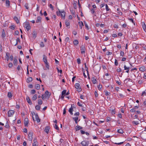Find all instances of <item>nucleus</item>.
<instances>
[{
  "mask_svg": "<svg viewBox=\"0 0 146 146\" xmlns=\"http://www.w3.org/2000/svg\"><path fill=\"white\" fill-rule=\"evenodd\" d=\"M75 87L77 90V91L80 92L82 91V89L80 87V84L78 83H76L75 85Z\"/></svg>",
  "mask_w": 146,
  "mask_h": 146,
  "instance_id": "obj_1",
  "label": "nucleus"
},
{
  "mask_svg": "<svg viewBox=\"0 0 146 146\" xmlns=\"http://www.w3.org/2000/svg\"><path fill=\"white\" fill-rule=\"evenodd\" d=\"M89 141H84L81 143V144L83 146H88L89 144Z\"/></svg>",
  "mask_w": 146,
  "mask_h": 146,
  "instance_id": "obj_2",
  "label": "nucleus"
},
{
  "mask_svg": "<svg viewBox=\"0 0 146 146\" xmlns=\"http://www.w3.org/2000/svg\"><path fill=\"white\" fill-rule=\"evenodd\" d=\"M80 48L81 54H84L85 53L86 48L84 45H82L80 47Z\"/></svg>",
  "mask_w": 146,
  "mask_h": 146,
  "instance_id": "obj_3",
  "label": "nucleus"
},
{
  "mask_svg": "<svg viewBox=\"0 0 146 146\" xmlns=\"http://www.w3.org/2000/svg\"><path fill=\"white\" fill-rule=\"evenodd\" d=\"M24 27H26L27 31H29L31 29V26L29 23H25Z\"/></svg>",
  "mask_w": 146,
  "mask_h": 146,
  "instance_id": "obj_4",
  "label": "nucleus"
},
{
  "mask_svg": "<svg viewBox=\"0 0 146 146\" xmlns=\"http://www.w3.org/2000/svg\"><path fill=\"white\" fill-rule=\"evenodd\" d=\"M15 113V111L13 110H10L8 112V117H11Z\"/></svg>",
  "mask_w": 146,
  "mask_h": 146,
  "instance_id": "obj_5",
  "label": "nucleus"
},
{
  "mask_svg": "<svg viewBox=\"0 0 146 146\" xmlns=\"http://www.w3.org/2000/svg\"><path fill=\"white\" fill-rule=\"evenodd\" d=\"M35 121H37V122H40V118H39L38 116L37 113L35 115Z\"/></svg>",
  "mask_w": 146,
  "mask_h": 146,
  "instance_id": "obj_6",
  "label": "nucleus"
},
{
  "mask_svg": "<svg viewBox=\"0 0 146 146\" xmlns=\"http://www.w3.org/2000/svg\"><path fill=\"white\" fill-rule=\"evenodd\" d=\"M33 133L32 132H29L28 134L29 139V140L32 141L33 139Z\"/></svg>",
  "mask_w": 146,
  "mask_h": 146,
  "instance_id": "obj_7",
  "label": "nucleus"
},
{
  "mask_svg": "<svg viewBox=\"0 0 146 146\" xmlns=\"http://www.w3.org/2000/svg\"><path fill=\"white\" fill-rule=\"evenodd\" d=\"M60 14L62 17L65 19V13L64 11H59Z\"/></svg>",
  "mask_w": 146,
  "mask_h": 146,
  "instance_id": "obj_8",
  "label": "nucleus"
},
{
  "mask_svg": "<svg viewBox=\"0 0 146 146\" xmlns=\"http://www.w3.org/2000/svg\"><path fill=\"white\" fill-rule=\"evenodd\" d=\"M25 126H27L29 123V120L27 118H26L24 121Z\"/></svg>",
  "mask_w": 146,
  "mask_h": 146,
  "instance_id": "obj_9",
  "label": "nucleus"
},
{
  "mask_svg": "<svg viewBox=\"0 0 146 146\" xmlns=\"http://www.w3.org/2000/svg\"><path fill=\"white\" fill-rule=\"evenodd\" d=\"M26 100L27 102L30 104L31 105L32 103L31 100L29 97V96H27L26 98Z\"/></svg>",
  "mask_w": 146,
  "mask_h": 146,
  "instance_id": "obj_10",
  "label": "nucleus"
},
{
  "mask_svg": "<svg viewBox=\"0 0 146 146\" xmlns=\"http://www.w3.org/2000/svg\"><path fill=\"white\" fill-rule=\"evenodd\" d=\"M50 129V127L49 126H47L45 127L44 131L45 132L48 133L49 132Z\"/></svg>",
  "mask_w": 146,
  "mask_h": 146,
  "instance_id": "obj_11",
  "label": "nucleus"
},
{
  "mask_svg": "<svg viewBox=\"0 0 146 146\" xmlns=\"http://www.w3.org/2000/svg\"><path fill=\"white\" fill-rule=\"evenodd\" d=\"M34 143H33V146H38V143L36 139H34L33 140Z\"/></svg>",
  "mask_w": 146,
  "mask_h": 146,
  "instance_id": "obj_12",
  "label": "nucleus"
},
{
  "mask_svg": "<svg viewBox=\"0 0 146 146\" xmlns=\"http://www.w3.org/2000/svg\"><path fill=\"white\" fill-rule=\"evenodd\" d=\"M32 34L33 35V37L35 38L36 37L37 35V32L35 31H34L33 32Z\"/></svg>",
  "mask_w": 146,
  "mask_h": 146,
  "instance_id": "obj_13",
  "label": "nucleus"
},
{
  "mask_svg": "<svg viewBox=\"0 0 146 146\" xmlns=\"http://www.w3.org/2000/svg\"><path fill=\"white\" fill-rule=\"evenodd\" d=\"M43 62H44V63H47V57L45 55H43Z\"/></svg>",
  "mask_w": 146,
  "mask_h": 146,
  "instance_id": "obj_14",
  "label": "nucleus"
},
{
  "mask_svg": "<svg viewBox=\"0 0 146 146\" xmlns=\"http://www.w3.org/2000/svg\"><path fill=\"white\" fill-rule=\"evenodd\" d=\"M6 36V34L4 29H3L2 30L1 36L4 38Z\"/></svg>",
  "mask_w": 146,
  "mask_h": 146,
  "instance_id": "obj_15",
  "label": "nucleus"
},
{
  "mask_svg": "<svg viewBox=\"0 0 146 146\" xmlns=\"http://www.w3.org/2000/svg\"><path fill=\"white\" fill-rule=\"evenodd\" d=\"M141 23L142 27L144 30L145 31V30L146 29V25H145V23L143 22H142Z\"/></svg>",
  "mask_w": 146,
  "mask_h": 146,
  "instance_id": "obj_16",
  "label": "nucleus"
},
{
  "mask_svg": "<svg viewBox=\"0 0 146 146\" xmlns=\"http://www.w3.org/2000/svg\"><path fill=\"white\" fill-rule=\"evenodd\" d=\"M17 60L16 58H15L13 61V63L15 66H16L17 64Z\"/></svg>",
  "mask_w": 146,
  "mask_h": 146,
  "instance_id": "obj_17",
  "label": "nucleus"
},
{
  "mask_svg": "<svg viewBox=\"0 0 146 146\" xmlns=\"http://www.w3.org/2000/svg\"><path fill=\"white\" fill-rule=\"evenodd\" d=\"M92 81L93 84H95L96 83L97 80L95 77H93L92 78Z\"/></svg>",
  "mask_w": 146,
  "mask_h": 146,
  "instance_id": "obj_18",
  "label": "nucleus"
},
{
  "mask_svg": "<svg viewBox=\"0 0 146 146\" xmlns=\"http://www.w3.org/2000/svg\"><path fill=\"white\" fill-rule=\"evenodd\" d=\"M82 127L79 125H77L76 127V130L77 131L82 129Z\"/></svg>",
  "mask_w": 146,
  "mask_h": 146,
  "instance_id": "obj_19",
  "label": "nucleus"
},
{
  "mask_svg": "<svg viewBox=\"0 0 146 146\" xmlns=\"http://www.w3.org/2000/svg\"><path fill=\"white\" fill-rule=\"evenodd\" d=\"M37 98V95L36 94H35L32 98V100L33 101L35 100Z\"/></svg>",
  "mask_w": 146,
  "mask_h": 146,
  "instance_id": "obj_20",
  "label": "nucleus"
},
{
  "mask_svg": "<svg viewBox=\"0 0 146 146\" xmlns=\"http://www.w3.org/2000/svg\"><path fill=\"white\" fill-rule=\"evenodd\" d=\"M78 23L79 24V26H80V28L81 29H82V27L83 26H84V25L83 23V22L82 21H81V22H78Z\"/></svg>",
  "mask_w": 146,
  "mask_h": 146,
  "instance_id": "obj_21",
  "label": "nucleus"
},
{
  "mask_svg": "<svg viewBox=\"0 0 146 146\" xmlns=\"http://www.w3.org/2000/svg\"><path fill=\"white\" fill-rule=\"evenodd\" d=\"M14 19L17 23H19V21L17 17H15Z\"/></svg>",
  "mask_w": 146,
  "mask_h": 146,
  "instance_id": "obj_22",
  "label": "nucleus"
},
{
  "mask_svg": "<svg viewBox=\"0 0 146 146\" xmlns=\"http://www.w3.org/2000/svg\"><path fill=\"white\" fill-rule=\"evenodd\" d=\"M78 117H73L72 119L73 120H74L75 122L76 123H78Z\"/></svg>",
  "mask_w": 146,
  "mask_h": 146,
  "instance_id": "obj_23",
  "label": "nucleus"
},
{
  "mask_svg": "<svg viewBox=\"0 0 146 146\" xmlns=\"http://www.w3.org/2000/svg\"><path fill=\"white\" fill-rule=\"evenodd\" d=\"M35 88L37 90H39L40 88V85L39 84H36L35 86Z\"/></svg>",
  "mask_w": 146,
  "mask_h": 146,
  "instance_id": "obj_24",
  "label": "nucleus"
},
{
  "mask_svg": "<svg viewBox=\"0 0 146 146\" xmlns=\"http://www.w3.org/2000/svg\"><path fill=\"white\" fill-rule=\"evenodd\" d=\"M6 5L7 7H9L10 6V1L9 0H6Z\"/></svg>",
  "mask_w": 146,
  "mask_h": 146,
  "instance_id": "obj_25",
  "label": "nucleus"
},
{
  "mask_svg": "<svg viewBox=\"0 0 146 146\" xmlns=\"http://www.w3.org/2000/svg\"><path fill=\"white\" fill-rule=\"evenodd\" d=\"M77 2L76 1H74L73 3L74 8L75 9H76L77 8Z\"/></svg>",
  "mask_w": 146,
  "mask_h": 146,
  "instance_id": "obj_26",
  "label": "nucleus"
},
{
  "mask_svg": "<svg viewBox=\"0 0 146 146\" xmlns=\"http://www.w3.org/2000/svg\"><path fill=\"white\" fill-rule=\"evenodd\" d=\"M65 24L66 27H67L68 26H69L70 24V23L69 21L66 20L65 21Z\"/></svg>",
  "mask_w": 146,
  "mask_h": 146,
  "instance_id": "obj_27",
  "label": "nucleus"
},
{
  "mask_svg": "<svg viewBox=\"0 0 146 146\" xmlns=\"http://www.w3.org/2000/svg\"><path fill=\"white\" fill-rule=\"evenodd\" d=\"M73 111V109L72 108H70L69 110V112H70V114L72 115H73L72 112Z\"/></svg>",
  "mask_w": 146,
  "mask_h": 146,
  "instance_id": "obj_28",
  "label": "nucleus"
},
{
  "mask_svg": "<svg viewBox=\"0 0 146 146\" xmlns=\"http://www.w3.org/2000/svg\"><path fill=\"white\" fill-rule=\"evenodd\" d=\"M41 20V18L40 17H38L37 18V19L36 20V22L37 23H38L39 22H40Z\"/></svg>",
  "mask_w": 146,
  "mask_h": 146,
  "instance_id": "obj_29",
  "label": "nucleus"
},
{
  "mask_svg": "<svg viewBox=\"0 0 146 146\" xmlns=\"http://www.w3.org/2000/svg\"><path fill=\"white\" fill-rule=\"evenodd\" d=\"M45 94L48 97H49L50 95V94H49V92L47 90L45 92Z\"/></svg>",
  "mask_w": 146,
  "mask_h": 146,
  "instance_id": "obj_30",
  "label": "nucleus"
},
{
  "mask_svg": "<svg viewBox=\"0 0 146 146\" xmlns=\"http://www.w3.org/2000/svg\"><path fill=\"white\" fill-rule=\"evenodd\" d=\"M73 43L74 45H77L79 43L78 41L77 40H75L73 41Z\"/></svg>",
  "mask_w": 146,
  "mask_h": 146,
  "instance_id": "obj_31",
  "label": "nucleus"
},
{
  "mask_svg": "<svg viewBox=\"0 0 146 146\" xmlns=\"http://www.w3.org/2000/svg\"><path fill=\"white\" fill-rule=\"evenodd\" d=\"M117 132L118 133L121 134H122L123 133V131L122 129H118L117 130Z\"/></svg>",
  "mask_w": 146,
  "mask_h": 146,
  "instance_id": "obj_32",
  "label": "nucleus"
},
{
  "mask_svg": "<svg viewBox=\"0 0 146 146\" xmlns=\"http://www.w3.org/2000/svg\"><path fill=\"white\" fill-rule=\"evenodd\" d=\"M145 67L144 66H142L141 67L139 68V70L141 71H144L145 70Z\"/></svg>",
  "mask_w": 146,
  "mask_h": 146,
  "instance_id": "obj_33",
  "label": "nucleus"
},
{
  "mask_svg": "<svg viewBox=\"0 0 146 146\" xmlns=\"http://www.w3.org/2000/svg\"><path fill=\"white\" fill-rule=\"evenodd\" d=\"M32 80L33 79L32 78L29 77L28 78L27 82H31L32 81Z\"/></svg>",
  "mask_w": 146,
  "mask_h": 146,
  "instance_id": "obj_34",
  "label": "nucleus"
},
{
  "mask_svg": "<svg viewBox=\"0 0 146 146\" xmlns=\"http://www.w3.org/2000/svg\"><path fill=\"white\" fill-rule=\"evenodd\" d=\"M35 109L36 110H39L40 109V106L38 105H37L35 107Z\"/></svg>",
  "mask_w": 146,
  "mask_h": 146,
  "instance_id": "obj_35",
  "label": "nucleus"
},
{
  "mask_svg": "<svg viewBox=\"0 0 146 146\" xmlns=\"http://www.w3.org/2000/svg\"><path fill=\"white\" fill-rule=\"evenodd\" d=\"M7 96L9 98H11L12 96L11 93L10 92H9L8 93Z\"/></svg>",
  "mask_w": 146,
  "mask_h": 146,
  "instance_id": "obj_36",
  "label": "nucleus"
},
{
  "mask_svg": "<svg viewBox=\"0 0 146 146\" xmlns=\"http://www.w3.org/2000/svg\"><path fill=\"white\" fill-rule=\"evenodd\" d=\"M42 101L41 99H39L38 100V104L39 105H41L42 104Z\"/></svg>",
  "mask_w": 146,
  "mask_h": 146,
  "instance_id": "obj_37",
  "label": "nucleus"
},
{
  "mask_svg": "<svg viewBox=\"0 0 146 146\" xmlns=\"http://www.w3.org/2000/svg\"><path fill=\"white\" fill-rule=\"evenodd\" d=\"M9 54L8 52H7L6 53V56H7V61H8L9 59Z\"/></svg>",
  "mask_w": 146,
  "mask_h": 146,
  "instance_id": "obj_38",
  "label": "nucleus"
},
{
  "mask_svg": "<svg viewBox=\"0 0 146 146\" xmlns=\"http://www.w3.org/2000/svg\"><path fill=\"white\" fill-rule=\"evenodd\" d=\"M104 92L105 93V95L107 96L109 95L110 94V92H109L107 91H104Z\"/></svg>",
  "mask_w": 146,
  "mask_h": 146,
  "instance_id": "obj_39",
  "label": "nucleus"
},
{
  "mask_svg": "<svg viewBox=\"0 0 146 146\" xmlns=\"http://www.w3.org/2000/svg\"><path fill=\"white\" fill-rule=\"evenodd\" d=\"M36 93V91L35 90H31V94H34Z\"/></svg>",
  "mask_w": 146,
  "mask_h": 146,
  "instance_id": "obj_40",
  "label": "nucleus"
},
{
  "mask_svg": "<svg viewBox=\"0 0 146 146\" xmlns=\"http://www.w3.org/2000/svg\"><path fill=\"white\" fill-rule=\"evenodd\" d=\"M136 110L135 109V108H133L132 109L130 110V112H134L136 111Z\"/></svg>",
  "mask_w": 146,
  "mask_h": 146,
  "instance_id": "obj_41",
  "label": "nucleus"
},
{
  "mask_svg": "<svg viewBox=\"0 0 146 146\" xmlns=\"http://www.w3.org/2000/svg\"><path fill=\"white\" fill-rule=\"evenodd\" d=\"M54 128L57 130H59V128L56 124H55L54 126Z\"/></svg>",
  "mask_w": 146,
  "mask_h": 146,
  "instance_id": "obj_42",
  "label": "nucleus"
},
{
  "mask_svg": "<svg viewBox=\"0 0 146 146\" xmlns=\"http://www.w3.org/2000/svg\"><path fill=\"white\" fill-rule=\"evenodd\" d=\"M66 90H63L62 92V95H65L66 94Z\"/></svg>",
  "mask_w": 146,
  "mask_h": 146,
  "instance_id": "obj_43",
  "label": "nucleus"
},
{
  "mask_svg": "<svg viewBox=\"0 0 146 146\" xmlns=\"http://www.w3.org/2000/svg\"><path fill=\"white\" fill-rule=\"evenodd\" d=\"M84 24L85 25V26L86 27L87 29L88 30L89 29V28L88 26V25H87L85 21H84Z\"/></svg>",
  "mask_w": 146,
  "mask_h": 146,
  "instance_id": "obj_44",
  "label": "nucleus"
},
{
  "mask_svg": "<svg viewBox=\"0 0 146 146\" xmlns=\"http://www.w3.org/2000/svg\"><path fill=\"white\" fill-rule=\"evenodd\" d=\"M84 66H85V68L86 69V70L87 72V73L88 74V68L87 67V66H86V63H84Z\"/></svg>",
  "mask_w": 146,
  "mask_h": 146,
  "instance_id": "obj_45",
  "label": "nucleus"
},
{
  "mask_svg": "<svg viewBox=\"0 0 146 146\" xmlns=\"http://www.w3.org/2000/svg\"><path fill=\"white\" fill-rule=\"evenodd\" d=\"M45 66L47 68L48 70L49 69V65L48 63L47 62L45 63Z\"/></svg>",
  "mask_w": 146,
  "mask_h": 146,
  "instance_id": "obj_46",
  "label": "nucleus"
},
{
  "mask_svg": "<svg viewBox=\"0 0 146 146\" xmlns=\"http://www.w3.org/2000/svg\"><path fill=\"white\" fill-rule=\"evenodd\" d=\"M32 117L34 121H35V119H34V116L35 115H36V114L34 112H33L32 113Z\"/></svg>",
  "mask_w": 146,
  "mask_h": 146,
  "instance_id": "obj_47",
  "label": "nucleus"
},
{
  "mask_svg": "<svg viewBox=\"0 0 146 146\" xmlns=\"http://www.w3.org/2000/svg\"><path fill=\"white\" fill-rule=\"evenodd\" d=\"M90 11L91 13L92 14H94V13H95V11L94 9L93 8H92L90 9Z\"/></svg>",
  "mask_w": 146,
  "mask_h": 146,
  "instance_id": "obj_48",
  "label": "nucleus"
},
{
  "mask_svg": "<svg viewBox=\"0 0 146 146\" xmlns=\"http://www.w3.org/2000/svg\"><path fill=\"white\" fill-rule=\"evenodd\" d=\"M40 44V46L41 47H43L44 46V45L42 42H41Z\"/></svg>",
  "mask_w": 146,
  "mask_h": 146,
  "instance_id": "obj_49",
  "label": "nucleus"
},
{
  "mask_svg": "<svg viewBox=\"0 0 146 146\" xmlns=\"http://www.w3.org/2000/svg\"><path fill=\"white\" fill-rule=\"evenodd\" d=\"M115 65L116 66H117V65L118 64V63L117 61V60L116 59H115Z\"/></svg>",
  "mask_w": 146,
  "mask_h": 146,
  "instance_id": "obj_50",
  "label": "nucleus"
},
{
  "mask_svg": "<svg viewBox=\"0 0 146 146\" xmlns=\"http://www.w3.org/2000/svg\"><path fill=\"white\" fill-rule=\"evenodd\" d=\"M77 62L78 64H80L81 63V60L80 58H78L77 59Z\"/></svg>",
  "mask_w": 146,
  "mask_h": 146,
  "instance_id": "obj_51",
  "label": "nucleus"
},
{
  "mask_svg": "<svg viewBox=\"0 0 146 146\" xmlns=\"http://www.w3.org/2000/svg\"><path fill=\"white\" fill-rule=\"evenodd\" d=\"M28 5V4L27 3H26L25 5V7L27 9H29Z\"/></svg>",
  "mask_w": 146,
  "mask_h": 146,
  "instance_id": "obj_52",
  "label": "nucleus"
},
{
  "mask_svg": "<svg viewBox=\"0 0 146 146\" xmlns=\"http://www.w3.org/2000/svg\"><path fill=\"white\" fill-rule=\"evenodd\" d=\"M102 85H99L98 86V88L99 90H100L102 88Z\"/></svg>",
  "mask_w": 146,
  "mask_h": 146,
  "instance_id": "obj_53",
  "label": "nucleus"
},
{
  "mask_svg": "<svg viewBox=\"0 0 146 146\" xmlns=\"http://www.w3.org/2000/svg\"><path fill=\"white\" fill-rule=\"evenodd\" d=\"M9 125L8 124V121H7L6 122V125L5 126V127H6V128H8L9 127Z\"/></svg>",
  "mask_w": 146,
  "mask_h": 146,
  "instance_id": "obj_54",
  "label": "nucleus"
},
{
  "mask_svg": "<svg viewBox=\"0 0 146 146\" xmlns=\"http://www.w3.org/2000/svg\"><path fill=\"white\" fill-rule=\"evenodd\" d=\"M56 69L58 72H60L61 74L62 73V70H59L58 68H57Z\"/></svg>",
  "mask_w": 146,
  "mask_h": 146,
  "instance_id": "obj_55",
  "label": "nucleus"
},
{
  "mask_svg": "<svg viewBox=\"0 0 146 146\" xmlns=\"http://www.w3.org/2000/svg\"><path fill=\"white\" fill-rule=\"evenodd\" d=\"M115 110H113L111 111V113L112 114H115Z\"/></svg>",
  "mask_w": 146,
  "mask_h": 146,
  "instance_id": "obj_56",
  "label": "nucleus"
},
{
  "mask_svg": "<svg viewBox=\"0 0 146 146\" xmlns=\"http://www.w3.org/2000/svg\"><path fill=\"white\" fill-rule=\"evenodd\" d=\"M106 10L107 11H109L110 10V9L108 8V7L107 4L106 5Z\"/></svg>",
  "mask_w": 146,
  "mask_h": 146,
  "instance_id": "obj_57",
  "label": "nucleus"
},
{
  "mask_svg": "<svg viewBox=\"0 0 146 146\" xmlns=\"http://www.w3.org/2000/svg\"><path fill=\"white\" fill-rule=\"evenodd\" d=\"M15 26L14 25H12L10 27V28L12 30H14L15 28Z\"/></svg>",
  "mask_w": 146,
  "mask_h": 146,
  "instance_id": "obj_58",
  "label": "nucleus"
},
{
  "mask_svg": "<svg viewBox=\"0 0 146 146\" xmlns=\"http://www.w3.org/2000/svg\"><path fill=\"white\" fill-rule=\"evenodd\" d=\"M132 123L133 124H134L136 125H137L139 124L138 122L137 121H133L132 122Z\"/></svg>",
  "mask_w": 146,
  "mask_h": 146,
  "instance_id": "obj_59",
  "label": "nucleus"
},
{
  "mask_svg": "<svg viewBox=\"0 0 146 146\" xmlns=\"http://www.w3.org/2000/svg\"><path fill=\"white\" fill-rule=\"evenodd\" d=\"M49 6L52 10H54L53 7L51 4H50Z\"/></svg>",
  "mask_w": 146,
  "mask_h": 146,
  "instance_id": "obj_60",
  "label": "nucleus"
},
{
  "mask_svg": "<svg viewBox=\"0 0 146 146\" xmlns=\"http://www.w3.org/2000/svg\"><path fill=\"white\" fill-rule=\"evenodd\" d=\"M13 66V64L12 63H9V68H11Z\"/></svg>",
  "mask_w": 146,
  "mask_h": 146,
  "instance_id": "obj_61",
  "label": "nucleus"
},
{
  "mask_svg": "<svg viewBox=\"0 0 146 146\" xmlns=\"http://www.w3.org/2000/svg\"><path fill=\"white\" fill-rule=\"evenodd\" d=\"M124 68L125 70H127L128 69H129V67H127L125 65L124 66Z\"/></svg>",
  "mask_w": 146,
  "mask_h": 146,
  "instance_id": "obj_62",
  "label": "nucleus"
},
{
  "mask_svg": "<svg viewBox=\"0 0 146 146\" xmlns=\"http://www.w3.org/2000/svg\"><path fill=\"white\" fill-rule=\"evenodd\" d=\"M42 98L43 100L45 99L46 98V96L45 95L43 94L42 96Z\"/></svg>",
  "mask_w": 146,
  "mask_h": 146,
  "instance_id": "obj_63",
  "label": "nucleus"
},
{
  "mask_svg": "<svg viewBox=\"0 0 146 146\" xmlns=\"http://www.w3.org/2000/svg\"><path fill=\"white\" fill-rule=\"evenodd\" d=\"M124 53L123 51H121L120 53V55L121 56H123L124 55Z\"/></svg>",
  "mask_w": 146,
  "mask_h": 146,
  "instance_id": "obj_64",
  "label": "nucleus"
}]
</instances>
